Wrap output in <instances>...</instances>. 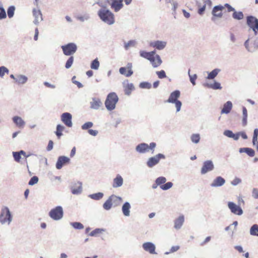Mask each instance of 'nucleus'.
Masks as SVG:
<instances>
[{
    "label": "nucleus",
    "instance_id": "obj_1",
    "mask_svg": "<svg viewBox=\"0 0 258 258\" xmlns=\"http://www.w3.org/2000/svg\"><path fill=\"white\" fill-rule=\"evenodd\" d=\"M13 155L16 161H19L20 159H21V155H23L24 157H25L26 160H39L42 161L45 160V161H46V159L40 155H37L33 154L27 155L23 150H21L19 152H13Z\"/></svg>",
    "mask_w": 258,
    "mask_h": 258
},
{
    "label": "nucleus",
    "instance_id": "obj_2",
    "mask_svg": "<svg viewBox=\"0 0 258 258\" xmlns=\"http://www.w3.org/2000/svg\"><path fill=\"white\" fill-rule=\"evenodd\" d=\"M98 15L103 22L109 25L113 24L115 22L113 14L106 8L100 9Z\"/></svg>",
    "mask_w": 258,
    "mask_h": 258
},
{
    "label": "nucleus",
    "instance_id": "obj_3",
    "mask_svg": "<svg viewBox=\"0 0 258 258\" xmlns=\"http://www.w3.org/2000/svg\"><path fill=\"white\" fill-rule=\"evenodd\" d=\"M13 220V216L8 207L3 206L0 213V223L2 225L10 224Z\"/></svg>",
    "mask_w": 258,
    "mask_h": 258
},
{
    "label": "nucleus",
    "instance_id": "obj_4",
    "mask_svg": "<svg viewBox=\"0 0 258 258\" xmlns=\"http://www.w3.org/2000/svg\"><path fill=\"white\" fill-rule=\"evenodd\" d=\"M118 101V97L115 92H111L107 95L105 101V105L109 111H112L115 108L116 104Z\"/></svg>",
    "mask_w": 258,
    "mask_h": 258
},
{
    "label": "nucleus",
    "instance_id": "obj_5",
    "mask_svg": "<svg viewBox=\"0 0 258 258\" xmlns=\"http://www.w3.org/2000/svg\"><path fill=\"white\" fill-rule=\"evenodd\" d=\"M180 92L179 90H175L172 92L166 102L168 103H174L175 105L176 112H179L181 109L182 103L178 98L180 97Z\"/></svg>",
    "mask_w": 258,
    "mask_h": 258
},
{
    "label": "nucleus",
    "instance_id": "obj_6",
    "mask_svg": "<svg viewBox=\"0 0 258 258\" xmlns=\"http://www.w3.org/2000/svg\"><path fill=\"white\" fill-rule=\"evenodd\" d=\"M156 144L154 142H152L150 145L145 143L139 144L135 148V151L139 154H143L149 152L150 150L153 151Z\"/></svg>",
    "mask_w": 258,
    "mask_h": 258
},
{
    "label": "nucleus",
    "instance_id": "obj_7",
    "mask_svg": "<svg viewBox=\"0 0 258 258\" xmlns=\"http://www.w3.org/2000/svg\"><path fill=\"white\" fill-rule=\"evenodd\" d=\"M49 217L54 220L58 221L62 219L63 216L62 207L58 206L52 209L49 212Z\"/></svg>",
    "mask_w": 258,
    "mask_h": 258
},
{
    "label": "nucleus",
    "instance_id": "obj_8",
    "mask_svg": "<svg viewBox=\"0 0 258 258\" xmlns=\"http://www.w3.org/2000/svg\"><path fill=\"white\" fill-rule=\"evenodd\" d=\"M246 24L254 32L255 35L258 34V19L253 16L246 17Z\"/></svg>",
    "mask_w": 258,
    "mask_h": 258
},
{
    "label": "nucleus",
    "instance_id": "obj_9",
    "mask_svg": "<svg viewBox=\"0 0 258 258\" xmlns=\"http://www.w3.org/2000/svg\"><path fill=\"white\" fill-rule=\"evenodd\" d=\"M224 9V7L222 5H217L213 8L212 11V17L211 20L213 22H215L216 18H221L223 16L222 11Z\"/></svg>",
    "mask_w": 258,
    "mask_h": 258
},
{
    "label": "nucleus",
    "instance_id": "obj_10",
    "mask_svg": "<svg viewBox=\"0 0 258 258\" xmlns=\"http://www.w3.org/2000/svg\"><path fill=\"white\" fill-rule=\"evenodd\" d=\"M63 52L66 55H71L74 54L77 49V46L74 43H70L61 46Z\"/></svg>",
    "mask_w": 258,
    "mask_h": 258
},
{
    "label": "nucleus",
    "instance_id": "obj_11",
    "mask_svg": "<svg viewBox=\"0 0 258 258\" xmlns=\"http://www.w3.org/2000/svg\"><path fill=\"white\" fill-rule=\"evenodd\" d=\"M227 206L230 212L234 215L240 216L243 214V210L240 206L236 205L233 202H229Z\"/></svg>",
    "mask_w": 258,
    "mask_h": 258
},
{
    "label": "nucleus",
    "instance_id": "obj_12",
    "mask_svg": "<svg viewBox=\"0 0 258 258\" xmlns=\"http://www.w3.org/2000/svg\"><path fill=\"white\" fill-rule=\"evenodd\" d=\"M61 121L68 127H71L73 125L72 115L70 113L64 112L61 115Z\"/></svg>",
    "mask_w": 258,
    "mask_h": 258
},
{
    "label": "nucleus",
    "instance_id": "obj_13",
    "mask_svg": "<svg viewBox=\"0 0 258 258\" xmlns=\"http://www.w3.org/2000/svg\"><path fill=\"white\" fill-rule=\"evenodd\" d=\"M33 16L34 17L33 23L38 25L39 23L43 21L42 14L40 10H37L35 8L33 9L32 11Z\"/></svg>",
    "mask_w": 258,
    "mask_h": 258
},
{
    "label": "nucleus",
    "instance_id": "obj_14",
    "mask_svg": "<svg viewBox=\"0 0 258 258\" xmlns=\"http://www.w3.org/2000/svg\"><path fill=\"white\" fill-rule=\"evenodd\" d=\"M143 248L150 254H157L155 251V245L151 242H146L143 244Z\"/></svg>",
    "mask_w": 258,
    "mask_h": 258
},
{
    "label": "nucleus",
    "instance_id": "obj_15",
    "mask_svg": "<svg viewBox=\"0 0 258 258\" xmlns=\"http://www.w3.org/2000/svg\"><path fill=\"white\" fill-rule=\"evenodd\" d=\"M72 193L74 195H79L82 191V184L81 182H74L71 186Z\"/></svg>",
    "mask_w": 258,
    "mask_h": 258
},
{
    "label": "nucleus",
    "instance_id": "obj_16",
    "mask_svg": "<svg viewBox=\"0 0 258 258\" xmlns=\"http://www.w3.org/2000/svg\"><path fill=\"white\" fill-rule=\"evenodd\" d=\"M167 43L166 41L157 40L152 41L150 43V46L155 47L158 50H163L166 46Z\"/></svg>",
    "mask_w": 258,
    "mask_h": 258
},
{
    "label": "nucleus",
    "instance_id": "obj_17",
    "mask_svg": "<svg viewBox=\"0 0 258 258\" xmlns=\"http://www.w3.org/2000/svg\"><path fill=\"white\" fill-rule=\"evenodd\" d=\"M225 183V180L222 177L219 176L216 177L211 184L212 187H219L223 185Z\"/></svg>",
    "mask_w": 258,
    "mask_h": 258
},
{
    "label": "nucleus",
    "instance_id": "obj_18",
    "mask_svg": "<svg viewBox=\"0 0 258 258\" xmlns=\"http://www.w3.org/2000/svg\"><path fill=\"white\" fill-rule=\"evenodd\" d=\"M214 168L213 162H204L201 173L202 174H205L207 172L213 170Z\"/></svg>",
    "mask_w": 258,
    "mask_h": 258
},
{
    "label": "nucleus",
    "instance_id": "obj_19",
    "mask_svg": "<svg viewBox=\"0 0 258 258\" xmlns=\"http://www.w3.org/2000/svg\"><path fill=\"white\" fill-rule=\"evenodd\" d=\"M111 1H112V3L110 4L111 7L114 10L115 12H118L123 7L122 0Z\"/></svg>",
    "mask_w": 258,
    "mask_h": 258
},
{
    "label": "nucleus",
    "instance_id": "obj_20",
    "mask_svg": "<svg viewBox=\"0 0 258 258\" xmlns=\"http://www.w3.org/2000/svg\"><path fill=\"white\" fill-rule=\"evenodd\" d=\"M124 91L125 95H130L132 92L135 90V87L133 83H128V81H126L123 83Z\"/></svg>",
    "mask_w": 258,
    "mask_h": 258
},
{
    "label": "nucleus",
    "instance_id": "obj_21",
    "mask_svg": "<svg viewBox=\"0 0 258 258\" xmlns=\"http://www.w3.org/2000/svg\"><path fill=\"white\" fill-rule=\"evenodd\" d=\"M12 120L19 128H23L25 125V121L19 116H14L12 118Z\"/></svg>",
    "mask_w": 258,
    "mask_h": 258
},
{
    "label": "nucleus",
    "instance_id": "obj_22",
    "mask_svg": "<svg viewBox=\"0 0 258 258\" xmlns=\"http://www.w3.org/2000/svg\"><path fill=\"white\" fill-rule=\"evenodd\" d=\"M202 1L204 3V5L202 7H200L198 11V14L201 16H202L204 14L206 6L210 8L212 5L211 0H202Z\"/></svg>",
    "mask_w": 258,
    "mask_h": 258
},
{
    "label": "nucleus",
    "instance_id": "obj_23",
    "mask_svg": "<svg viewBox=\"0 0 258 258\" xmlns=\"http://www.w3.org/2000/svg\"><path fill=\"white\" fill-rule=\"evenodd\" d=\"M149 60L150 61L153 68L158 67L162 62L161 57L158 54H156L155 57L151 58V59Z\"/></svg>",
    "mask_w": 258,
    "mask_h": 258
},
{
    "label": "nucleus",
    "instance_id": "obj_24",
    "mask_svg": "<svg viewBox=\"0 0 258 258\" xmlns=\"http://www.w3.org/2000/svg\"><path fill=\"white\" fill-rule=\"evenodd\" d=\"M131 208V204L128 202H125L122 205L121 211L123 215L125 217L130 216V209Z\"/></svg>",
    "mask_w": 258,
    "mask_h": 258
},
{
    "label": "nucleus",
    "instance_id": "obj_25",
    "mask_svg": "<svg viewBox=\"0 0 258 258\" xmlns=\"http://www.w3.org/2000/svg\"><path fill=\"white\" fill-rule=\"evenodd\" d=\"M184 221V217L183 215L180 216L178 218L174 220V227L176 229H179L182 227Z\"/></svg>",
    "mask_w": 258,
    "mask_h": 258
},
{
    "label": "nucleus",
    "instance_id": "obj_26",
    "mask_svg": "<svg viewBox=\"0 0 258 258\" xmlns=\"http://www.w3.org/2000/svg\"><path fill=\"white\" fill-rule=\"evenodd\" d=\"M123 184V178L119 174L113 179L112 186L114 188L120 187Z\"/></svg>",
    "mask_w": 258,
    "mask_h": 258
},
{
    "label": "nucleus",
    "instance_id": "obj_27",
    "mask_svg": "<svg viewBox=\"0 0 258 258\" xmlns=\"http://www.w3.org/2000/svg\"><path fill=\"white\" fill-rule=\"evenodd\" d=\"M232 108V103L231 101H228L224 104L223 108L222 109L221 113L222 114H228L230 112Z\"/></svg>",
    "mask_w": 258,
    "mask_h": 258
},
{
    "label": "nucleus",
    "instance_id": "obj_28",
    "mask_svg": "<svg viewBox=\"0 0 258 258\" xmlns=\"http://www.w3.org/2000/svg\"><path fill=\"white\" fill-rule=\"evenodd\" d=\"M239 152L241 153H245L250 157H253L255 154L254 151L252 149L246 147L240 148Z\"/></svg>",
    "mask_w": 258,
    "mask_h": 258
},
{
    "label": "nucleus",
    "instance_id": "obj_29",
    "mask_svg": "<svg viewBox=\"0 0 258 258\" xmlns=\"http://www.w3.org/2000/svg\"><path fill=\"white\" fill-rule=\"evenodd\" d=\"M112 203L114 205V206L119 205L122 201V199L120 197H118L115 195H112L109 197Z\"/></svg>",
    "mask_w": 258,
    "mask_h": 258
},
{
    "label": "nucleus",
    "instance_id": "obj_30",
    "mask_svg": "<svg viewBox=\"0 0 258 258\" xmlns=\"http://www.w3.org/2000/svg\"><path fill=\"white\" fill-rule=\"evenodd\" d=\"M27 80L28 78L23 75H18L16 78V82L19 84H24Z\"/></svg>",
    "mask_w": 258,
    "mask_h": 258
},
{
    "label": "nucleus",
    "instance_id": "obj_31",
    "mask_svg": "<svg viewBox=\"0 0 258 258\" xmlns=\"http://www.w3.org/2000/svg\"><path fill=\"white\" fill-rule=\"evenodd\" d=\"M249 233L251 235L258 237V225L253 224L250 228Z\"/></svg>",
    "mask_w": 258,
    "mask_h": 258
},
{
    "label": "nucleus",
    "instance_id": "obj_32",
    "mask_svg": "<svg viewBox=\"0 0 258 258\" xmlns=\"http://www.w3.org/2000/svg\"><path fill=\"white\" fill-rule=\"evenodd\" d=\"M220 72V70L219 69H215L213 70L212 72L208 74L207 79L209 80L214 79Z\"/></svg>",
    "mask_w": 258,
    "mask_h": 258
},
{
    "label": "nucleus",
    "instance_id": "obj_33",
    "mask_svg": "<svg viewBox=\"0 0 258 258\" xmlns=\"http://www.w3.org/2000/svg\"><path fill=\"white\" fill-rule=\"evenodd\" d=\"M232 18L235 20H241L243 19L244 15L242 12H237L235 10L232 14Z\"/></svg>",
    "mask_w": 258,
    "mask_h": 258
},
{
    "label": "nucleus",
    "instance_id": "obj_34",
    "mask_svg": "<svg viewBox=\"0 0 258 258\" xmlns=\"http://www.w3.org/2000/svg\"><path fill=\"white\" fill-rule=\"evenodd\" d=\"M247 111L246 108L244 107H242V125L245 126L247 124Z\"/></svg>",
    "mask_w": 258,
    "mask_h": 258
},
{
    "label": "nucleus",
    "instance_id": "obj_35",
    "mask_svg": "<svg viewBox=\"0 0 258 258\" xmlns=\"http://www.w3.org/2000/svg\"><path fill=\"white\" fill-rule=\"evenodd\" d=\"M126 69L125 67H121L119 70L120 74H121V75H124L126 77H128L133 75V71L132 70H128L127 73H126Z\"/></svg>",
    "mask_w": 258,
    "mask_h": 258
},
{
    "label": "nucleus",
    "instance_id": "obj_36",
    "mask_svg": "<svg viewBox=\"0 0 258 258\" xmlns=\"http://www.w3.org/2000/svg\"><path fill=\"white\" fill-rule=\"evenodd\" d=\"M64 128V126L61 124L57 125L55 134L58 138H60V137L62 135V132L63 131Z\"/></svg>",
    "mask_w": 258,
    "mask_h": 258
},
{
    "label": "nucleus",
    "instance_id": "obj_37",
    "mask_svg": "<svg viewBox=\"0 0 258 258\" xmlns=\"http://www.w3.org/2000/svg\"><path fill=\"white\" fill-rule=\"evenodd\" d=\"M165 156L162 154H158L156 156L151 157L148 161H159L160 159H165Z\"/></svg>",
    "mask_w": 258,
    "mask_h": 258
},
{
    "label": "nucleus",
    "instance_id": "obj_38",
    "mask_svg": "<svg viewBox=\"0 0 258 258\" xmlns=\"http://www.w3.org/2000/svg\"><path fill=\"white\" fill-rule=\"evenodd\" d=\"M70 225L75 229H82L84 228V225L80 222H74L70 223Z\"/></svg>",
    "mask_w": 258,
    "mask_h": 258
},
{
    "label": "nucleus",
    "instance_id": "obj_39",
    "mask_svg": "<svg viewBox=\"0 0 258 258\" xmlns=\"http://www.w3.org/2000/svg\"><path fill=\"white\" fill-rule=\"evenodd\" d=\"M15 7L14 6H10L7 10V14L9 18L13 17L15 11Z\"/></svg>",
    "mask_w": 258,
    "mask_h": 258
},
{
    "label": "nucleus",
    "instance_id": "obj_40",
    "mask_svg": "<svg viewBox=\"0 0 258 258\" xmlns=\"http://www.w3.org/2000/svg\"><path fill=\"white\" fill-rule=\"evenodd\" d=\"M112 206V203L109 198L106 202L103 204V207L106 210H109L111 209Z\"/></svg>",
    "mask_w": 258,
    "mask_h": 258
},
{
    "label": "nucleus",
    "instance_id": "obj_41",
    "mask_svg": "<svg viewBox=\"0 0 258 258\" xmlns=\"http://www.w3.org/2000/svg\"><path fill=\"white\" fill-rule=\"evenodd\" d=\"M78 20L81 22L87 21L90 19V16L88 14H84L83 15H78L76 17Z\"/></svg>",
    "mask_w": 258,
    "mask_h": 258
},
{
    "label": "nucleus",
    "instance_id": "obj_42",
    "mask_svg": "<svg viewBox=\"0 0 258 258\" xmlns=\"http://www.w3.org/2000/svg\"><path fill=\"white\" fill-rule=\"evenodd\" d=\"M139 87L142 89H150L152 87V85L148 82H143L140 83Z\"/></svg>",
    "mask_w": 258,
    "mask_h": 258
},
{
    "label": "nucleus",
    "instance_id": "obj_43",
    "mask_svg": "<svg viewBox=\"0 0 258 258\" xmlns=\"http://www.w3.org/2000/svg\"><path fill=\"white\" fill-rule=\"evenodd\" d=\"M136 42L135 40H130L127 42L124 43V47L125 50H128L130 47H134L136 45Z\"/></svg>",
    "mask_w": 258,
    "mask_h": 258
},
{
    "label": "nucleus",
    "instance_id": "obj_44",
    "mask_svg": "<svg viewBox=\"0 0 258 258\" xmlns=\"http://www.w3.org/2000/svg\"><path fill=\"white\" fill-rule=\"evenodd\" d=\"M166 181V178L164 176H160L156 179L155 182L160 186Z\"/></svg>",
    "mask_w": 258,
    "mask_h": 258
},
{
    "label": "nucleus",
    "instance_id": "obj_45",
    "mask_svg": "<svg viewBox=\"0 0 258 258\" xmlns=\"http://www.w3.org/2000/svg\"><path fill=\"white\" fill-rule=\"evenodd\" d=\"M173 186V183L171 182H165L164 184L160 185V188L163 190H167Z\"/></svg>",
    "mask_w": 258,
    "mask_h": 258
},
{
    "label": "nucleus",
    "instance_id": "obj_46",
    "mask_svg": "<svg viewBox=\"0 0 258 258\" xmlns=\"http://www.w3.org/2000/svg\"><path fill=\"white\" fill-rule=\"evenodd\" d=\"M190 138H191V141L193 143H194L195 144H198L200 141V136L199 134H195L192 135Z\"/></svg>",
    "mask_w": 258,
    "mask_h": 258
},
{
    "label": "nucleus",
    "instance_id": "obj_47",
    "mask_svg": "<svg viewBox=\"0 0 258 258\" xmlns=\"http://www.w3.org/2000/svg\"><path fill=\"white\" fill-rule=\"evenodd\" d=\"M74 62V57L73 56H70L69 59L67 60L66 64L65 67L66 69H70Z\"/></svg>",
    "mask_w": 258,
    "mask_h": 258
},
{
    "label": "nucleus",
    "instance_id": "obj_48",
    "mask_svg": "<svg viewBox=\"0 0 258 258\" xmlns=\"http://www.w3.org/2000/svg\"><path fill=\"white\" fill-rule=\"evenodd\" d=\"M188 74L189 77V80L191 84L193 85H196V80L197 79V75L196 74H194V75H191L190 74V70H189L188 71Z\"/></svg>",
    "mask_w": 258,
    "mask_h": 258
},
{
    "label": "nucleus",
    "instance_id": "obj_49",
    "mask_svg": "<svg viewBox=\"0 0 258 258\" xmlns=\"http://www.w3.org/2000/svg\"><path fill=\"white\" fill-rule=\"evenodd\" d=\"M38 177L36 176H34L31 178L30 180L28 182V184L31 186L34 185L38 182Z\"/></svg>",
    "mask_w": 258,
    "mask_h": 258
},
{
    "label": "nucleus",
    "instance_id": "obj_50",
    "mask_svg": "<svg viewBox=\"0 0 258 258\" xmlns=\"http://www.w3.org/2000/svg\"><path fill=\"white\" fill-rule=\"evenodd\" d=\"M140 55L141 57L146 58L148 60H150L151 58L149 56V52L144 50H141L140 51Z\"/></svg>",
    "mask_w": 258,
    "mask_h": 258
},
{
    "label": "nucleus",
    "instance_id": "obj_51",
    "mask_svg": "<svg viewBox=\"0 0 258 258\" xmlns=\"http://www.w3.org/2000/svg\"><path fill=\"white\" fill-rule=\"evenodd\" d=\"M93 125V124L92 122L89 121L85 123L81 126V128L83 130H88L91 127H92Z\"/></svg>",
    "mask_w": 258,
    "mask_h": 258
},
{
    "label": "nucleus",
    "instance_id": "obj_52",
    "mask_svg": "<svg viewBox=\"0 0 258 258\" xmlns=\"http://www.w3.org/2000/svg\"><path fill=\"white\" fill-rule=\"evenodd\" d=\"M179 248H180V247L178 245L173 246L171 247L170 251L168 252V251L165 252V254L167 255L171 253H173V252H176L177 250H178L179 249Z\"/></svg>",
    "mask_w": 258,
    "mask_h": 258
},
{
    "label": "nucleus",
    "instance_id": "obj_53",
    "mask_svg": "<svg viewBox=\"0 0 258 258\" xmlns=\"http://www.w3.org/2000/svg\"><path fill=\"white\" fill-rule=\"evenodd\" d=\"M249 38H248V39H247L244 43V45L246 48V49L248 51V52H253L254 51V50L253 49V48L252 47H250L249 46Z\"/></svg>",
    "mask_w": 258,
    "mask_h": 258
},
{
    "label": "nucleus",
    "instance_id": "obj_54",
    "mask_svg": "<svg viewBox=\"0 0 258 258\" xmlns=\"http://www.w3.org/2000/svg\"><path fill=\"white\" fill-rule=\"evenodd\" d=\"M156 74H157L159 79H163L166 77L165 72L164 70L157 71L156 72Z\"/></svg>",
    "mask_w": 258,
    "mask_h": 258
},
{
    "label": "nucleus",
    "instance_id": "obj_55",
    "mask_svg": "<svg viewBox=\"0 0 258 258\" xmlns=\"http://www.w3.org/2000/svg\"><path fill=\"white\" fill-rule=\"evenodd\" d=\"M9 70L4 66H2L0 67V77H3L5 73H8Z\"/></svg>",
    "mask_w": 258,
    "mask_h": 258
},
{
    "label": "nucleus",
    "instance_id": "obj_56",
    "mask_svg": "<svg viewBox=\"0 0 258 258\" xmlns=\"http://www.w3.org/2000/svg\"><path fill=\"white\" fill-rule=\"evenodd\" d=\"M7 17V14L5 9L3 7H0V19H4Z\"/></svg>",
    "mask_w": 258,
    "mask_h": 258
},
{
    "label": "nucleus",
    "instance_id": "obj_57",
    "mask_svg": "<svg viewBox=\"0 0 258 258\" xmlns=\"http://www.w3.org/2000/svg\"><path fill=\"white\" fill-rule=\"evenodd\" d=\"M213 83V89L214 90H218V89H221L222 87L221 86V84L219 82H218L216 81H214Z\"/></svg>",
    "mask_w": 258,
    "mask_h": 258
},
{
    "label": "nucleus",
    "instance_id": "obj_58",
    "mask_svg": "<svg viewBox=\"0 0 258 258\" xmlns=\"http://www.w3.org/2000/svg\"><path fill=\"white\" fill-rule=\"evenodd\" d=\"M223 6L224 8H226L227 9L228 12H233L234 13V11H235V9L229 4L226 3Z\"/></svg>",
    "mask_w": 258,
    "mask_h": 258
},
{
    "label": "nucleus",
    "instance_id": "obj_59",
    "mask_svg": "<svg viewBox=\"0 0 258 258\" xmlns=\"http://www.w3.org/2000/svg\"><path fill=\"white\" fill-rule=\"evenodd\" d=\"M233 134L234 133L230 130H225L223 133L224 136L230 138H232Z\"/></svg>",
    "mask_w": 258,
    "mask_h": 258
},
{
    "label": "nucleus",
    "instance_id": "obj_60",
    "mask_svg": "<svg viewBox=\"0 0 258 258\" xmlns=\"http://www.w3.org/2000/svg\"><path fill=\"white\" fill-rule=\"evenodd\" d=\"M241 182V180L238 178L235 177L231 182V184L234 186H236L238 185L239 183H240Z\"/></svg>",
    "mask_w": 258,
    "mask_h": 258
},
{
    "label": "nucleus",
    "instance_id": "obj_61",
    "mask_svg": "<svg viewBox=\"0 0 258 258\" xmlns=\"http://www.w3.org/2000/svg\"><path fill=\"white\" fill-rule=\"evenodd\" d=\"M76 78V77L75 76H74L73 78H72V82L73 83H74L75 84H76L78 87L79 88H82L83 87V85L79 81H76L75 79Z\"/></svg>",
    "mask_w": 258,
    "mask_h": 258
},
{
    "label": "nucleus",
    "instance_id": "obj_62",
    "mask_svg": "<svg viewBox=\"0 0 258 258\" xmlns=\"http://www.w3.org/2000/svg\"><path fill=\"white\" fill-rule=\"evenodd\" d=\"M93 101L90 102L91 107L96 109L97 108V100L95 98H92Z\"/></svg>",
    "mask_w": 258,
    "mask_h": 258
},
{
    "label": "nucleus",
    "instance_id": "obj_63",
    "mask_svg": "<svg viewBox=\"0 0 258 258\" xmlns=\"http://www.w3.org/2000/svg\"><path fill=\"white\" fill-rule=\"evenodd\" d=\"M252 196L254 199H258V189L254 188L252 191Z\"/></svg>",
    "mask_w": 258,
    "mask_h": 258
},
{
    "label": "nucleus",
    "instance_id": "obj_64",
    "mask_svg": "<svg viewBox=\"0 0 258 258\" xmlns=\"http://www.w3.org/2000/svg\"><path fill=\"white\" fill-rule=\"evenodd\" d=\"M253 49L254 50V51L256 50L257 48H258V38H256L253 42Z\"/></svg>",
    "mask_w": 258,
    "mask_h": 258
}]
</instances>
